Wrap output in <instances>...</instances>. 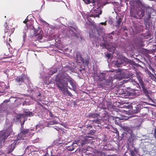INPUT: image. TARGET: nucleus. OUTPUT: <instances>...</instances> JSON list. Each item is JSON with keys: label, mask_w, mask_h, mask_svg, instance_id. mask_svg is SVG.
<instances>
[{"label": "nucleus", "mask_w": 156, "mask_h": 156, "mask_svg": "<svg viewBox=\"0 0 156 156\" xmlns=\"http://www.w3.org/2000/svg\"><path fill=\"white\" fill-rule=\"evenodd\" d=\"M55 81L57 87L62 91H64L65 88L68 87V82L69 83L73 89L76 88L73 80L67 74H62L57 76Z\"/></svg>", "instance_id": "nucleus-1"}, {"label": "nucleus", "mask_w": 156, "mask_h": 156, "mask_svg": "<svg viewBox=\"0 0 156 156\" xmlns=\"http://www.w3.org/2000/svg\"><path fill=\"white\" fill-rule=\"evenodd\" d=\"M132 88L128 87L127 90L130 91V94H132L134 91L138 90V89H140L141 87L144 94L148 98H150V96L152 92L147 89L146 85L143 82L140 83V85L137 82L134 80H132L131 81Z\"/></svg>", "instance_id": "nucleus-2"}, {"label": "nucleus", "mask_w": 156, "mask_h": 156, "mask_svg": "<svg viewBox=\"0 0 156 156\" xmlns=\"http://www.w3.org/2000/svg\"><path fill=\"white\" fill-rule=\"evenodd\" d=\"M106 73H100L97 76L99 78V80L101 81L102 82L104 81L103 83L99 82L98 83V85L100 87H104V86L107 85V81L105 79V75Z\"/></svg>", "instance_id": "nucleus-3"}, {"label": "nucleus", "mask_w": 156, "mask_h": 156, "mask_svg": "<svg viewBox=\"0 0 156 156\" xmlns=\"http://www.w3.org/2000/svg\"><path fill=\"white\" fill-rule=\"evenodd\" d=\"M99 116V115L95 113H90L88 115V117H89L90 121L93 122L95 123L98 124H101V122L102 121V120L99 119L98 117Z\"/></svg>", "instance_id": "nucleus-4"}, {"label": "nucleus", "mask_w": 156, "mask_h": 156, "mask_svg": "<svg viewBox=\"0 0 156 156\" xmlns=\"http://www.w3.org/2000/svg\"><path fill=\"white\" fill-rule=\"evenodd\" d=\"M91 13L88 16L89 17L94 18L96 17L99 18L100 15L102 14V11L101 10L92 9L91 10Z\"/></svg>", "instance_id": "nucleus-5"}, {"label": "nucleus", "mask_w": 156, "mask_h": 156, "mask_svg": "<svg viewBox=\"0 0 156 156\" xmlns=\"http://www.w3.org/2000/svg\"><path fill=\"white\" fill-rule=\"evenodd\" d=\"M88 137H89L87 136L85 137L84 138L83 136L81 137L77 141L76 144L80 147L83 146V145L87 144Z\"/></svg>", "instance_id": "nucleus-6"}, {"label": "nucleus", "mask_w": 156, "mask_h": 156, "mask_svg": "<svg viewBox=\"0 0 156 156\" xmlns=\"http://www.w3.org/2000/svg\"><path fill=\"white\" fill-rule=\"evenodd\" d=\"M29 78L27 75L24 74H22L21 75L17 77L16 79V81L17 83H24L25 80H28Z\"/></svg>", "instance_id": "nucleus-7"}, {"label": "nucleus", "mask_w": 156, "mask_h": 156, "mask_svg": "<svg viewBox=\"0 0 156 156\" xmlns=\"http://www.w3.org/2000/svg\"><path fill=\"white\" fill-rule=\"evenodd\" d=\"M15 142L16 141H15L12 144L10 145L9 146V148L7 150V154H10L11 152L14 150L15 147V146L16 143V142Z\"/></svg>", "instance_id": "nucleus-8"}, {"label": "nucleus", "mask_w": 156, "mask_h": 156, "mask_svg": "<svg viewBox=\"0 0 156 156\" xmlns=\"http://www.w3.org/2000/svg\"><path fill=\"white\" fill-rule=\"evenodd\" d=\"M5 33H8L10 35L11 34L13 33V31H14V29L13 28H10L7 25V23H5Z\"/></svg>", "instance_id": "nucleus-9"}, {"label": "nucleus", "mask_w": 156, "mask_h": 156, "mask_svg": "<svg viewBox=\"0 0 156 156\" xmlns=\"http://www.w3.org/2000/svg\"><path fill=\"white\" fill-rule=\"evenodd\" d=\"M76 58L77 61H80L83 63L84 62V59L83 58L80 54L77 52L76 54Z\"/></svg>", "instance_id": "nucleus-10"}, {"label": "nucleus", "mask_w": 156, "mask_h": 156, "mask_svg": "<svg viewBox=\"0 0 156 156\" xmlns=\"http://www.w3.org/2000/svg\"><path fill=\"white\" fill-rule=\"evenodd\" d=\"M129 150L130 153V154L131 156H134V155H136L137 153V152L135 147H133V148H129Z\"/></svg>", "instance_id": "nucleus-11"}, {"label": "nucleus", "mask_w": 156, "mask_h": 156, "mask_svg": "<svg viewBox=\"0 0 156 156\" xmlns=\"http://www.w3.org/2000/svg\"><path fill=\"white\" fill-rule=\"evenodd\" d=\"M140 112L142 115H145L148 112V110L147 108L144 107L140 109Z\"/></svg>", "instance_id": "nucleus-12"}, {"label": "nucleus", "mask_w": 156, "mask_h": 156, "mask_svg": "<svg viewBox=\"0 0 156 156\" xmlns=\"http://www.w3.org/2000/svg\"><path fill=\"white\" fill-rule=\"evenodd\" d=\"M29 132V129H26L24 128H22L21 129L20 133L18 134L19 137L21 136H24Z\"/></svg>", "instance_id": "nucleus-13"}, {"label": "nucleus", "mask_w": 156, "mask_h": 156, "mask_svg": "<svg viewBox=\"0 0 156 156\" xmlns=\"http://www.w3.org/2000/svg\"><path fill=\"white\" fill-rule=\"evenodd\" d=\"M123 129L124 131H126L130 134H132L133 133L132 129L131 128L127 126H125L123 127Z\"/></svg>", "instance_id": "nucleus-14"}, {"label": "nucleus", "mask_w": 156, "mask_h": 156, "mask_svg": "<svg viewBox=\"0 0 156 156\" xmlns=\"http://www.w3.org/2000/svg\"><path fill=\"white\" fill-rule=\"evenodd\" d=\"M122 19L121 18H119L118 19L116 22V24L115 25V27H119L120 26L121 23L122 22Z\"/></svg>", "instance_id": "nucleus-15"}, {"label": "nucleus", "mask_w": 156, "mask_h": 156, "mask_svg": "<svg viewBox=\"0 0 156 156\" xmlns=\"http://www.w3.org/2000/svg\"><path fill=\"white\" fill-rule=\"evenodd\" d=\"M136 76L139 80V83L143 82V77L141 76L140 75V74L137 73Z\"/></svg>", "instance_id": "nucleus-16"}, {"label": "nucleus", "mask_w": 156, "mask_h": 156, "mask_svg": "<svg viewBox=\"0 0 156 156\" xmlns=\"http://www.w3.org/2000/svg\"><path fill=\"white\" fill-rule=\"evenodd\" d=\"M25 115L27 117H30L33 116V114L32 112L30 111L25 112Z\"/></svg>", "instance_id": "nucleus-17"}, {"label": "nucleus", "mask_w": 156, "mask_h": 156, "mask_svg": "<svg viewBox=\"0 0 156 156\" xmlns=\"http://www.w3.org/2000/svg\"><path fill=\"white\" fill-rule=\"evenodd\" d=\"M24 115L23 114L17 115L16 117V119L17 120H20V121L21 119L24 117Z\"/></svg>", "instance_id": "nucleus-18"}, {"label": "nucleus", "mask_w": 156, "mask_h": 156, "mask_svg": "<svg viewBox=\"0 0 156 156\" xmlns=\"http://www.w3.org/2000/svg\"><path fill=\"white\" fill-rule=\"evenodd\" d=\"M1 87L2 88V90L0 91V92H3L4 90L5 89V86L4 83H2L0 84V89Z\"/></svg>", "instance_id": "nucleus-19"}, {"label": "nucleus", "mask_w": 156, "mask_h": 156, "mask_svg": "<svg viewBox=\"0 0 156 156\" xmlns=\"http://www.w3.org/2000/svg\"><path fill=\"white\" fill-rule=\"evenodd\" d=\"M106 105L108 109L112 108L113 106V105H112V102L109 101L106 102Z\"/></svg>", "instance_id": "nucleus-20"}, {"label": "nucleus", "mask_w": 156, "mask_h": 156, "mask_svg": "<svg viewBox=\"0 0 156 156\" xmlns=\"http://www.w3.org/2000/svg\"><path fill=\"white\" fill-rule=\"evenodd\" d=\"M123 63L122 61H121L120 59H118L116 62V65L118 67H119L120 65Z\"/></svg>", "instance_id": "nucleus-21"}, {"label": "nucleus", "mask_w": 156, "mask_h": 156, "mask_svg": "<svg viewBox=\"0 0 156 156\" xmlns=\"http://www.w3.org/2000/svg\"><path fill=\"white\" fill-rule=\"evenodd\" d=\"M130 135V136H129V137L128 139V141H129L130 143H133V136L132 135V134Z\"/></svg>", "instance_id": "nucleus-22"}, {"label": "nucleus", "mask_w": 156, "mask_h": 156, "mask_svg": "<svg viewBox=\"0 0 156 156\" xmlns=\"http://www.w3.org/2000/svg\"><path fill=\"white\" fill-rule=\"evenodd\" d=\"M5 111V107L1 106L0 107V113H3Z\"/></svg>", "instance_id": "nucleus-23"}, {"label": "nucleus", "mask_w": 156, "mask_h": 156, "mask_svg": "<svg viewBox=\"0 0 156 156\" xmlns=\"http://www.w3.org/2000/svg\"><path fill=\"white\" fill-rule=\"evenodd\" d=\"M96 132V130H91L88 133V134H90V135H94V134Z\"/></svg>", "instance_id": "nucleus-24"}, {"label": "nucleus", "mask_w": 156, "mask_h": 156, "mask_svg": "<svg viewBox=\"0 0 156 156\" xmlns=\"http://www.w3.org/2000/svg\"><path fill=\"white\" fill-rule=\"evenodd\" d=\"M132 112L133 113L136 114L140 112V110L139 108L138 109L136 108L135 109H133Z\"/></svg>", "instance_id": "nucleus-25"}, {"label": "nucleus", "mask_w": 156, "mask_h": 156, "mask_svg": "<svg viewBox=\"0 0 156 156\" xmlns=\"http://www.w3.org/2000/svg\"><path fill=\"white\" fill-rule=\"evenodd\" d=\"M9 70L8 69H5L3 71V73L6 74L7 75H9Z\"/></svg>", "instance_id": "nucleus-26"}, {"label": "nucleus", "mask_w": 156, "mask_h": 156, "mask_svg": "<svg viewBox=\"0 0 156 156\" xmlns=\"http://www.w3.org/2000/svg\"><path fill=\"white\" fill-rule=\"evenodd\" d=\"M113 132L116 133L118 136H119V132L117 129L115 128L113 129Z\"/></svg>", "instance_id": "nucleus-27"}, {"label": "nucleus", "mask_w": 156, "mask_h": 156, "mask_svg": "<svg viewBox=\"0 0 156 156\" xmlns=\"http://www.w3.org/2000/svg\"><path fill=\"white\" fill-rule=\"evenodd\" d=\"M145 15V12L143 10H142L141 11V13L140 14V18L141 19H142V17L144 16Z\"/></svg>", "instance_id": "nucleus-28"}, {"label": "nucleus", "mask_w": 156, "mask_h": 156, "mask_svg": "<svg viewBox=\"0 0 156 156\" xmlns=\"http://www.w3.org/2000/svg\"><path fill=\"white\" fill-rule=\"evenodd\" d=\"M68 149L70 151H73L74 149L73 146L72 145L71 146H69V147H68Z\"/></svg>", "instance_id": "nucleus-29"}, {"label": "nucleus", "mask_w": 156, "mask_h": 156, "mask_svg": "<svg viewBox=\"0 0 156 156\" xmlns=\"http://www.w3.org/2000/svg\"><path fill=\"white\" fill-rule=\"evenodd\" d=\"M111 54L110 53H108L105 55V56L108 59H109L111 57Z\"/></svg>", "instance_id": "nucleus-30"}, {"label": "nucleus", "mask_w": 156, "mask_h": 156, "mask_svg": "<svg viewBox=\"0 0 156 156\" xmlns=\"http://www.w3.org/2000/svg\"><path fill=\"white\" fill-rule=\"evenodd\" d=\"M154 136L155 138L156 139V128H154Z\"/></svg>", "instance_id": "nucleus-31"}, {"label": "nucleus", "mask_w": 156, "mask_h": 156, "mask_svg": "<svg viewBox=\"0 0 156 156\" xmlns=\"http://www.w3.org/2000/svg\"><path fill=\"white\" fill-rule=\"evenodd\" d=\"M87 4H89L90 3V0H83Z\"/></svg>", "instance_id": "nucleus-32"}, {"label": "nucleus", "mask_w": 156, "mask_h": 156, "mask_svg": "<svg viewBox=\"0 0 156 156\" xmlns=\"http://www.w3.org/2000/svg\"><path fill=\"white\" fill-rule=\"evenodd\" d=\"M56 123L55 122H50L49 123H48V125L49 126L50 125H53Z\"/></svg>", "instance_id": "nucleus-33"}, {"label": "nucleus", "mask_w": 156, "mask_h": 156, "mask_svg": "<svg viewBox=\"0 0 156 156\" xmlns=\"http://www.w3.org/2000/svg\"><path fill=\"white\" fill-rule=\"evenodd\" d=\"M149 69L150 70H151L153 72H154L155 71L154 69L151 66H150L149 67Z\"/></svg>", "instance_id": "nucleus-34"}, {"label": "nucleus", "mask_w": 156, "mask_h": 156, "mask_svg": "<svg viewBox=\"0 0 156 156\" xmlns=\"http://www.w3.org/2000/svg\"><path fill=\"white\" fill-rule=\"evenodd\" d=\"M130 14L131 16H133L134 18H135L136 17V14H135L134 15H133V14L132 12H130Z\"/></svg>", "instance_id": "nucleus-35"}, {"label": "nucleus", "mask_w": 156, "mask_h": 156, "mask_svg": "<svg viewBox=\"0 0 156 156\" xmlns=\"http://www.w3.org/2000/svg\"><path fill=\"white\" fill-rule=\"evenodd\" d=\"M123 135L124 137H127V136H127V134L126 133L124 132V133H123Z\"/></svg>", "instance_id": "nucleus-36"}, {"label": "nucleus", "mask_w": 156, "mask_h": 156, "mask_svg": "<svg viewBox=\"0 0 156 156\" xmlns=\"http://www.w3.org/2000/svg\"><path fill=\"white\" fill-rule=\"evenodd\" d=\"M87 128H89L90 129V128H92V126L91 125H89L88 126H87L86 127Z\"/></svg>", "instance_id": "nucleus-37"}, {"label": "nucleus", "mask_w": 156, "mask_h": 156, "mask_svg": "<svg viewBox=\"0 0 156 156\" xmlns=\"http://www.w3.org/2000/svg\"><path fill=\"white\" fill-rule=\"evenodd\" d=\"M49 116L50 117H53V114L50 111H49Z\"/></svg>", "instance_id": "nucleus-38"}, {"label": "nucleus", "mask_w": 156, "mask_h": 156, "mask_svg": "<svg viewBox=\"0 0 156 156\" xmlns=\"http://www.w3.org/2000/svg\"><path fill=\"white\" fill-rule=\"evenodd\" d=\"M23 23H25L27 27L28 26V23L27 22L26 20H25L24 21Z\"/></svg>", "instance_id": "nucleus-39"}, {"label": "nucleus", "mask_w": 156, "mask_h": 156, "mask_svg": "<svg viewBox=\"0 0 156 156\" xmlns=\"http://www.w3.org/2000/svg\"><path fill=\"white\" fill-rule=\"evenodd\" d=\"M101 24L102 25H106V22H101Z\"/></svg>", "instance_id": "nucleus-40"}, {"label": "nucleus", "mask_w": 156, "mask_h": 156, "mask_svg": "<svg viewBox=\"0 0 156 156\" xmlns=\"http://www.w3.org/2000/svg\"><path fill=\"white\" fill-rule=\"evenodd\" d=\"M68 93L69 96H71L72 95V94L69 92L68 91Z\"/></svg>", "instance_id": "nucleus-41"}, {"label": "nucleus", "mask_w": 156, "mask_h": 156, "mask_svg": "<svg viewBox=\"0 0 156 156\" xmlns=\"http://www.w3.org/2000/svg\"><path fill=\"white\" fill-rule=\"evenodd\" d=\"M42 38V37L41 35V34L40 36H39V39H41Z\"/></svg>", "instance_id": "nucleus-42"}, {"label": "nucleus", "mask_w": 156, "mask_h": 156, "mask_svg": "<svg viewBox=\"0 0 156 156\" xmlns=\"http://www.w3.org/2000/svg\"><path fill=\"white\" fill-rule=\"evenodd\" d=\"M25 20H26L27 23L29 21V20L28 19L27 17L26 18Z\"/></svg>", "instance_id": "nucleus-43"}, {"label": "nucleus", "mask_w": 156, "mask_h": 156, "mask_svg": "<svg viewBox=\"0 0 156 156\" xmlns=\"http://www.w3.org/2000/svg\"><path fill=\"white\" fill-rule=\"evenodd\" d=\"M86 64L87 65H88V64L89 63V61L88 60H86Z\"/></svg>", "instance_id": "nucleus-44"}, {"label": "nucleus", "mask_w": 156, "mask_h": 156, "mask_svg": "<svg viewBox=\"0 0 156 156\" xmlns=\"http://www.w3.org/2000/svg\"><path fill=\"white\" fill-rule=\"evenodd\" d=\"M148 73H149V74L150 75H153V74H152V73L149 71L148 70Z\"/></svg>", "instance_id": "nucleus-45"}, {"label": "nucleus", "mask_w": 156, "mask_h": 156, "mask_svg": "<svg viewBox=\"0 0 156 156\" xmlns=\"http://www.w3.org/2000/svg\"><path fill=\"white\" fill-rule=\"evenodd\" d=\"M38 30H37V32L36 33L37 34H35V35H36V36H37V35H38V34H39V33L38 32Z\"/></svg>", "instance_id": "nucleus-46"}, {"label": "nucleus", "mask_w": 156, "mask_h": 156, "mask_svg": "<svg viewBox=\"0 0 156 156\" xmlns=\"http://www.w3.org/2000/svg\"><path fill=\"white\" fill-rule=\"evenodd\" d=\"M135 0L136 2H138L140 1L139 0Z\"/></svg>", "instance_id": "nucleus-47"}, {"label": "nucleus", "mask_w": 156, "mask_h": 156, "mask_svg": "<svg viewBox=\"0 0 156 156\" xmlns=\"http://www.w3.org/2000/svg\"><path fill=\"white\" fill-rule=\"evenodd\" d=\"M6 42L7 43V45H10V44H9V43H8L7 42Z\"/></svg>", "instance_id": "nucleus-48"}, {"label": "nucleus", "mask_w": 156, "mask_h": 156, "mask_svg": "<svg viewBox=\"0 0 156 156\" xmlns=\"http://www.w3.org/2000/svg\"><path fill=\"white\" fill-rule=\"evenodd\" d=\"M41 95V94L40 93H39V94L37 95L38 96H40Z\"/></svg>", "instance_id": "nucleus-49"}, {"label": "nucleus", "mask_w": 156, "mask_h": 156, "mask_svg": "<svg viewBox=\"0 0 156 156\" xmlns=\"http://www.w3.org/2000/svg\"><path fill=\"white\" fill-rule=\"evenodd\" d=\"M24 36H26V33H24Z\"/></svg>", "instance_id": "nucleus-50"}, {"label": "nucleus", "mask_w": 156, "mask_h": 156, "mask_svg": "<svg viewBox=\"0 0 156 156\" xmlns=\"http://www.w3.org/2000/svg\"><path fill=\"white\" fill-rule=\"evenodd\" d=\"M4 133H5V135H6V132H5Z\"/></svg>", "instance_id": "nucleus-51"}, {"label": "nucleus", "mask_w": 156, "mask_h": 156, "mask_svg": "<svg viewBox=\"0 0 156 156\" xmlns=\"http://www.w3.org/2000/svg\"><path fill=\"white\" fill-rule=\"evenodd\" d=\"M11 40V39L10 38L9 39V41H10Z\"/></svg>", "instance_id": "nucleus-52"}, {"label": "nucleus", "mask_w": 156, "mask_h": 156, "mask_svg": "<svg viewBox=\"0 0 156 156\" xmlns=\"http://www.w3.org/2000/svg\"><path fill=\"white\" fill-rule=\"evenodd\" d=\"M24 122H25V120H24L23 121V124H24Z\"/></svg>", "instance_id": "nucleus-53"}, {"label": "nucleus", "mask_w": 156, "mask_h": 156, "mask_svg": "<svg viewBox=\"0 0 156 156\" xmlns=\"http://www.w3.org/2000/svg\"><path fill=\"white\" fill-rule=\"evenodd\" d=\"M126 156V155H125V156Z\"/></svg>", "instance_id": "nucleus-54"}]
</instances>
